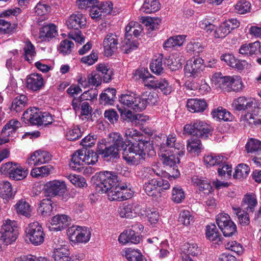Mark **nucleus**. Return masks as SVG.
I'll list each match as a JSON object with an SVG mask.
<instances>
[{
    "mask_svg": "<svg viewBox=\"0 0 261 261\" xmlns=\"http://www.w3.org/2000/svg\"><path fill=\"white\" fill-rule=\"evenodd\" d=\"M127 188L126 184L118 183L115 173L109 171L100 172L95 186L97 192L107 193L111 201H121L130 198L133 194L127 192Z\"/></svg>",
    "mask_w": 261,
    "mask_h": 261,
    "instance_id": "1",
    "label": "nucleus"
},
{
    "mask_svg": "<svg viewBox=\"0 0 261 261\" xmlns=\"http://www.w3.org/2000/svg\"><path fill=\"white\" fill-rule=\"evenodd\" d=\"M125 137L129 142L134 141L138 143H133L128 150L122 152L123 158L128 163L138 165L145 158L146 152L152 150V144L144 139L142 134L133 128L125 130Z\"/></svg>",
    "mask_w": 261,
    "mask_h": 261,
    "instance_id": "2",
    "label": "nucleus"
},
{
    "mask_svg": "<svg viewBox=\"0 0 261 261\" xmlns=\"http://www.w3.org/2000/svg\"><path fill=\"white\" fill-rule=\"evenodd\" d=\"M158 99L156 92L146 91L142 96H137L134 94H122L119 98V101L126 107L130 108L136 112H140L145 110L147 105H155Z\"/></svg>",
    "mask_w": 261,
    "mask_h": 261,
    "instance_id": "3",
    "label": "nucleus"
},
{
    "mask_svg": "<svg viewBox=\"0 0 261 261\" xmlns=\"http://www.w3.org/2000/svg\"><path fill=\"white\" fill-rule=\"evenodd\" d=\"M211 132V127L205 122L199 120L187 124L184 127L185 134L193 135L195 137L206 138Z\"/></svg>",
    "mask_w": 261,
    "mask_h": 261,
    "instance_id": "4",
    "label": "nucleus"
},
{
    "mask_svg": "<svg viewBox=\"0 0 261 261\" xmlns=\"http://www.w3.org/2000/svg\"><path fill=\"white\" fill-rule=\"evenodd\" d=\"M25 232L27 237L32 244L38 246L43 243L45 234L39 222H34L29 224L26 227Z\"/></svg>",
    "mask_w": 261,
    "mask_h": 261,
    "instance_id": "5",
    "label": "nucleus"
},
{
    "mask_svg": "<svg viewBox=\"0 0 261 261\" xmlns=\"http://www.w3.org/2000/svg\"><path fill=\"white\" fill-rule=\"evenodd\" d=\"M159 151H172L179 156H183L185 153L184 145L177 141L176 135L173 134L167 136L166 140L161 144Z\"/></svg>",
    "mask_w": 261,
    "mask_h": 261,
    "instance_id": "6",
    "label": "nucleus"
},
{
    "mask_svg": "<svg viewBox=\"0 0 261 261\" xmlns=\"http://www.w3.org/2000/svg\"><path fill=\"white\" fill-rule=\"evenodd\" d=\"M216 221L225 237H231L236 233L237 226L227 214H218L216 217Z\"/></svg>",
    "mask_w": 261,
    "mask_h": 261,
    "instance_id": "7",
    "label": "nucleus"
},
{
    "mask_svg": "<svg viewBox=\"0 0 261 261\" xmlns=\"http://www.w3.org/2000/svg\"><path fill=\"white\" fill-rule=\"evenodd\" d=\"M67 234L71 241L80 243L88 242L91 236V232L88 228L76 225L69 228Z\"/></svg>",
    "mask_w": 261,
    "mask_h": 261,
    "instance_id": "8",
    "label": "nucleus"
},
{
    "mask_svg": "<svg viewBox=\"0 0 261 261\" xmlns=\"http://www.w3.org/2000/svg\"><path fill=\"white\" fill-rule=\"evenodd\" d=\"M203 64V60L200 58L188 60L185 67L186 76L194 77L198 76L204 68Z\"/></svg>",
    "mask_w": 261,
    "mask_h": 261,
    "instance_id": "9",
    "label": "nucleus"
},
{
    "mask_svg": "<svg viewBox=\"0 0 261 261\" xmlns=\"http://www.w3.org/2000/svg\"><path fill=\"white\" fill-rule=\"evenodd\" d=\"M118 36L114 33L108 34L102 42L105 55L107 57L112 56L118 48Z\"/></svg>",
    "mask_w": 261,
    "mask_h": 261,
    "instance_id": "10",
    "label": "nucleus"
},
{
    "mask_svg": "<svg viewBox=\"0 0 261 261\" xmlns=\"http://www.w3.org/2000/svg\"><path fill=\"white\" fill-rule=\"evenodd\" d=\"M118 212L121 217L131 219L137 214H142L141 206L138 203L123 204L119 207Z\"/></svg>",
    "mask_w": 261,
    "mask_h": 261,
    "instance_id": "11",
    "label": "nucleus"
},
{
    "mask_svg": "<svg viewBox=\"0 0 261 261\" xmlns=\"http://www.w3.org/2000/svg\"><path fill=\"white\" fill-rule=\"evenodd\" d=\"M65 24L69 29L79 30L86 24V18L80 12L73 13L66 19Z\"/></svg>",
    "mask_w": 261,
    "mask_h": 261,
    "instance_id": "12",
    "label": "nucleus"
},
{
    "mask_svg": "<svg viewBox=\"0 0 261 261\" xmlns=\"http://www.w3.org/2000/svg\"><path fill=\"white\" fill-rule=\"evenodd\" d=\"M120 150L110 144L106 139L102 140L98 145V152L104 158H117Z\"/></svg>",
    "mask_w": 261,
    "mask_h": 261,
    "instance_id": "13",
    "label": "nucleus"
},
{
    "mask_svg": "<svg viewBox=\"0 0 261 261\" xmlns=\"http://www.w3.org/2000/svg\"><path fill=\"white\" fill-rule=\"evenodd\" d=\"M51 159V155L48 152L38 150L31 155L27 162L30 166H37L48 162Z\"/></svg>",
    "mask_w": 261,
    "mask_h": 261,
    "instance_id": "14",
    "label": "nucleus"
},
{
    "mask_svg": "<svg viewBox=\"0 0 261 261\" xmlns=\"http://www.w3.org/2000/svg\"><path fill=\"white\" fill-rule=\"evenodd\" d=\"M1 231L12 243L16 240L17 237L18 232L16 222L10 219L4 220Z\"/></svg>",
    "mask_w": 261,
    "mask_h": 261,
    "instance_id": "15",
    "label": "nucleus"
},
{
    "mask_svg": "<svg viewBox=\"0 0 261 261\" xmlns=\"http://www.w3.org/2000/svg\"><path fill=\"white\" fill-rule=\"evenodd\" d=\"M21 126L19 121L16 120H11L9 121L3 127L2 130L3 138H0V145L5 144L9 141L8 137L15 133L16 130Z\"/></svg>",
    "mask_w": 261,
    "mask_h": 261,
    "instance_id": "16",
    "label": "nucleus"
},
{
    "mask_svg": "<svg viewBox=\"0 0 261 261\" xmlns=\"http://www.w3.org/2000/svg\"><path fill=\"white\" fill-rule=\"evenodd\" d=\"M45 186L46 192L51 196L61 195L66 191V186L63 181L54 180L46 183Z\"/></svg>",
    "mask_w": 261,
    "mask_h": 261,
    "instance_id": "17",
    "label": "nucleus"
},
{
    "mask_svg": "<svg viewBox=\"0 0 261 261\" xmlns=\"http://www.w3.org/2000/svg\"><path fill=\"white\" fill-rule=\"evenodd\" d=\"M253 101V98L251 97L240 96L233 100L231 107L234 110L245 111L252 107Z\"/></svg>",
    "mask_w": 261,
    "mask_h": 261,
    "instance_id": "18",
    "label": "nucleus"
},
{
    "mask_svg": "<svg viewBox=\"0 0 261 261\" xmlns=\"http://www.w3.org/2000/svg\"><path fill=\"white\" fill-rule=\"evenodd\" d=\"M118 240L122 244L128 243L137 244L140 243L141 238L135 230L128 229L124 231L120 234Z\"/></svg>",
    "mask_w": 261,
    "mask_h": 261,
    "instance_id": "19",
    "label": "nucleus"
},
{
    "mask_svg": "<svg viewBox=\"0 0 261 261\" xmlns=\"http://www.w3.org/2000/svg\"><path fill=\"white\" fill-rule=\"evenodd\" d=\"M41 111L36 108L28 109L23 114V118L25 123L32 125H40Z\"/></svg>",
    "mask_w": 261,
    "mask_h": 261,
    "instance_id": "20",
    "label": "nucleus"
},
{
    "mask_svg": "<svg viewBox=\"0 0 261 261\" xmlns=\"http://www.w3.org/2000/svg\"><path fill=\"white\" fill-rule=\"evenodd\" d=\"M159 154L161 158L163 164L167 166L173 167V169H175V167L180 162V158L178 153H173L172 151L162 152L159 151Z\"/></svg>",
    "mask_w": 261,
    "mask_h": 261,
    "instance_id": "21",
    "label": "nucleus"
},
{
    "mask_svg": "<svg viewBox=\"0 0 261 261\" xmlns=\"http://www.w3.org/2000/svg\"><path fill=\"white\" fill-rule=\"evenodd\" d=\"M107 143L114 145L120 150H123V152L125 150H128L127 146L124 142L123 138L121 135L119 133H111L109 135L107 139Z\"/></svg>",
    "mask_w": 261,
    "mask_h": 261,
    "instance_id": "22",
    "label": "nucleus"
},
{
    "mask_svg": "<svg viewBox=\"0 0 261 261\" xmlns=\"http://www.w3.org/2000/svg\"><path fill=\"white\" fill-rule=\"evenodd\" d=\"M70 222V218L66 215H57L51 219V224L55 226L53 229L61 231L67 227Z\"/></svg>",
    "mask_w": 261,
    "mask_h": 261,
    "instance_id": "23",
    "label": "nucleus"
},
{
    "mask_svg": "<svg viewBox=\"0 0 261 261\" xmlns=\"http://www.w3.org/2000/svg\"><path fill=\"white\" fill-rule=\"evenodd\" d=\"M160 182L159 180L153 178L146 182L144 185V189L147 195L153 197L160 195Z\"/></svg>",
    "mask_w": 261,
    "mask_h": 261,
    "instance_id": "24",
    "label": "nucleus"
},
{
    "mask_svg": "<svg viewBox=\"0 0 261 261\" xmlns=\"http://www.w3.org/2000/svg\"><path fill=\"white\" fill-rule=\"evenodd\" d=\"M191 181L194 186H197L199 190L204 194H209L212 191V186L207 179H204L197 175H194L191 178Z\"/></svg>",
    "mask_w": 261,
    "mask_h": 261,
    "instance_id": "25",
    "label": "nucleus"
},
{
    "mask_svg": "<svg viewBox=\"0 0 261 261\" xmlns=\"http://www.w3.org/2000/svg\"><path fill=\"white\" fill-rule=\"evenodd\" d=\"M58 35L55 24H49L42 27L39 32V38L41 40H49Z\"/></svg>",
    "mask_w": 261,
    "mask_h": 261,
    "instance_id": "26",
    "label": "nucleus"
},
{
    "mask_svg": "<svg viewBox=\"0 0 261 261\" xmlns=\"http://www.w3.org/2000/svg\"><path fill=\"white\" fill-rule=\"evenodd\" d=\"M257 204V199L253 194H246L241 202V206L243 210L252 213L254 211Z\"/></svg>",
    "mask_w": 261,
    "mask_h": 261,
    "instance_id": "27",
    "label": "nucleus"
},
{
    "mask_svg": "<svg viewBox=\"0 0 261 261\" xmlns=\"http://www.w3.org/2000/svg\"><path fill=\"white\" fill-rule=\"evenodd\" d=\"M188 109L191 112H203L207 107L205 101L198 99H190L187 102Z\"/></svg>",
    "mask_w": 261,
    "mask_h": 261,
    "instance_id": "28",
    "label": "nucleus"
},
{
    "mask_svg": "<svg viewBox=\"0 0 261 261\" xmlns=\"http://www.w3.org/2000/svg\"><path fill=\"white\" fill-rule=\"evenodd\" d=\"M187 149L189 153L198 155L203 149L200 139L193 136L187 141Z\"/></svg>",
    "mask_w": 261,
    "mask_h": 261,
    "instance_id": "29",
    "label": "nucleus"
},
{
    "mask_svg": "<svg viewBox=\"0 0 261 261\" xmlns=\"http://www.w3.org/2000/svg\"><path fill=\"white\" fill-rule=\"evenodd\" d=\"M84 149L77 150L72 155L70 167L74 170H80L84 163Z\"/></svg>",
    "mask_w": 261,
    "mask_h": 261,
    "instance_id": "30",
    "label": "nucleus"
},
{
    "mask_svg": "<svg viewBox=\"0 0 261 261\" xmlns=\"http://www.w3.org/2000/svg\"><path fill=\"white\" fill-rule=\"evenodd\" d=\"M182 249L184 252V254L182 256V261H193L189 255L195 256L199 253L198 246L194 243L185 244L182 246Z\"/></svg>",
    "mask_w": 261,
    "mask_h": 261,
    "instance_id": "31",
    "label": "nucleus"
},
{
    "mask_svg": "<svg viewBox=\"0 0 261 261\" xmlns=\"http://www.w3.org/2000/svg\"><path fill=\"white\" fill-rule=\"evenodd\" d=\"M15 192L13 191L11 184L8 181H0V196L7 200L13 198Z\"/></svg>",
    "mask_w": 261,
    "mask_h": 261,
    "instance_id": "32",
    "label": "nucleus"
},
{
    "mask_svg": "<svg viewBox=\"0 0 261 261\" xmlns=\"http://www.w3.org/2000/svg\"><path fill=\"white\" fill-rule=\"evenodd\" d=\"M14 207L17 214L26 217L31 216L32 211L31 206L25 200L23 199L18 200Z\"/></svg>",
    "mask_w": 261,
    "mask_h": 261,
    "instance_id": "33",
    "label": "nucleus"
},
{
    "mask_svg": "<svg viewBox=\"0 0 261 261\" xmlns=\"http://www.w3.org/2000/svg\"><path fill=\"white\" fill-rule=\"evenodd\" d=\"M146 89L150 90H160L164 94H170L172 91V85L169 83H150L145 85Z\"/></svg>",
    "mask_w": 261,
    "mask_h": 261,
    "instance_id": "34",
    "label": "nucleus"
},
{
    "mask_svg": "<svg viewBox=\"0 0 261 261\" xmlns=\"http://www.w3.org/2000/svg\"><path fill=\"white\" fill-rule=\"evenodd\" d=\"M183 61L182 57L176 53L169 56L166 63L171 70L175 71L181 68Z\"/></svg>",
    "mask_w": 261,
    "mask_h": 261,
    "instance_id": "35",
    "label": "nucleus"
},
{
    "mask_svg": "<svg viewBox=\"0 0 261 261\" xmlns=\"http://www.w3.org/2000/svg\"><path fill=\"white\" fill-rule=\"evenodd\" d=\"M226 158L221 155L210 154L205 155L204 158V162L205 165L208 166L219 165L221 163L226 162Z\"/></svg>",
    "mask_w": 261,
    "mask_h": 261,
    "instance_id": "36",
    "label": "nucleus"
},
{
    "mask_svg": "<svg viewBox=\"0 0 261 261\" xmlns=\"http://www.w3.org/2000/svg\"><path fill=\"white\" fill-rule=\"evenodd\" d=\"M27 97L23 94L16 96L13 100L11 110L16 112L22 111L28 102Z\"/></svg>",
    "mask_w": 261,
    "mask_h": 261,
    "instance_id": "37",
    "label": "nucleus"
},
{
    "mask_svg": "<svg viewBox=\"0 0 261 261\" xmlns=\"http://www.w3.org/2000/svg\"><path fill=\"white\" fill-rule=\"evenodd\" d=\"M106 91L100 94L99 102L103 105H112L115 98L116 90L108 89Z\"/></svg>",
    "mask_w": 261,
    "mask_h": 261,
    "instance_id": "38",
    "label": "nucleus"
},
{
    "mask_svg": "<svg viewBox=\"0 0 261 261\" xmlns=\"http://www.w3.org/2000/svg\"><path fill=\"white\" fill-rule=\"evenodd\" d=\"M232 210L233 214L237 216L238 221L242 225L246 226L249 224V212L234 206H232Z\"/></svg>",
    "mask_w": 261,
    "mask_h": 261,
    "instance_id": "39",
    "label": "nucleus"
},
{
    "mask_svg": "<svg viewBox=\"0 0 261 261\" xmlns=\"http://www.w3.org/2000/svg\"><path fill=\"white\" fill-rule=\"evenodd\" d=\"M186 35H177L171 37L166 40L164 44V48H172L181 46L186 38Z\"/></svg>",
    "mask_w": 261,
    "mask_h": 261,
    "instance_id": "40",
    "label": "nucleus"
},
{
    "mask_svg": "<svg viewBox=\"0 0 261 261\" xmlns=\"http://www.w3.org/2000/svg\"><path fill=\"white\" fill-rule=\"evenodd\" d=\"M160 9V3L158 0H144L140 10L146 13L155 12Z\"/></svg>",
    "mask_w": 261,
    "mask_h": 261,
    "instance_id": "41",
    "label": "nucleus"
},
{
    "mask_svg": "<svg viewBox=\"0 0 261 261\" xmlns=\"http://www.w3.org/2000/svg\"><path fill=\"white\" fill-rule=\"evenodd\" d=\"M213 117L216 120L229 121L231 119L230 113L222 107H218L212 112Z\"/></svg>",
    "mask_w": 261,
    "mask_h": 261,
    "instance_id": "42",
    "label": "nucleus"
},
{
    "mask_svg": "<svg viewBox=\"0 0 261 261\" xmlns=\"http://www.w3.org/2000/svg\"><path fill=\"white\" fill-rule=\"evenodd\" d=\"M53 202L49 198L44 199L40 202L38 212L43 216L50 215L53 211Z\"/></svg>",
    "mask_w": 261,
    "mask_h": 261,
    "instance_id": "43",
    "label": "nucleus"
},
{
    "mask_svg": "<svg viewBox=\"0 0 261 261\" xmlns=\"http://www.w3.org/2000/svg\"><path fill=\"white\" fill-rule=\"evenodd\" d=\"M138 45V42L134 40L132 37L125 36V39L122 42L121 48L124 53L128 54L130 51L137 49Z\"/></svg>",
    "mask_w": 261,
    "mask_h": 261,
    "instance_id": "44",
    "label": "nucleus"
},
{
    "mask_svg": "<svg viewBox=\"0 0 261 261\" xmlns=\"http://www.w3.org/2000/svg\"><path fill=\"white\" fill-rule=\"evenodd\" d=\"M211 82H240L241 78L240 76L233 75L232 76L223 75L220 72L214 73L211 76Z\"/></svg>",
    "mask_w": 261,
    "mask_h": 261,
    "instance_id": "45",
    "label": "nucleus"
},
{
    "mask_svg": "<svg viewBox=\"0 0 261 261\" xmlns=\"http://www.w3.org/2000/svg\"><path fill=\"white\" fill-rule=\"evenodd\" d=\"M28 174V171L27 169L22 168L16 163L14 165V168L13 172L10 175V178L15 180H20L25 178Z\"/></svg>",
    "mask_w": 261,
    "mask_h": 261,
    "instance_id": "46",
    "label": "nucleus"
},
{
    "mask_svg": "<svg viewBox=\"0 0 261 261\" xmlns=\"http://www.w3.org/2000/svg\"><path fill=\"white\" fill-rule=\"evenodd\" d=\"M205 234L207 239L210 241H220L221 234L215 224H212L206 226Z\"/></svg>",
    "mask_w": 261,
    "mask_h": 261,
    "instance_id": "47",
    "label": "nucleus"
},
{
    "mask_svg": "<svg viewBox=\"0 0 261 261\" xmlns=\"http://www.w3.org/2000/svg\"><path fill=\"white\" fill-rule=\"evenodd\" d=\"M153 77V76L151 75L148 70L144 68L136 70L133 74V79L135 81L142 80L144 81L149 80L148 82H153L152 79Z\"/></svg>",
    "mask_w": 261,
    "mask_h": 261,
    "instance_id": "48",
    "label": "nucleus"
},
{
    "mask_svg": "<svg viewBox=\"0 0 261 261\" xmlns=\"http://www.w3.org/2000/svg\"><path fill=\"white\" fill-rule=\"evenodd\" d=\"M23 50L25 60L31 63L36 55L35 46L29 40H27L25 41Z\"/></svg>",
    "mask_w": 261,
    "mask_h": 261,
    "instance_id": "49",
    "label": "nucleus"
},
{
    "mask_svg": "<svg viewBox=\"0 0 261 261\" xmlns=\"http://www.w3.org/2000/svg\"><path fill=\"white\" fill-rule=\"evenodd\" d=\"M124 107L125 106H123ZM117 109L120 113L121 117L125 120L128 121L133 122L136 120H139L141 118L140 114H134L130 110H127L124 108H120L117 106Z\"/></svg>",
    "mask_w": 261,
    "mask_h": 261,
    "instance_id": "50",
    "label": "nucleus"
},
{
    "mask_svg": "<svg viewBox=\"0 0 261 261\" xmlns=\"http://www.w3.org/2000/svg\"><path fill=\"white\" fill-rule=\"evenodd\" d=\"M69 254V251L65 247H60L55 249L53 257L55 261H67Z\"/></svg>",
    "mask_w": 261,
    "mask_h": 261,
    "instance_id": "51",
    "label": "nucleus"
},
{
    "mask_svg": "<svg viewBox=\"0 0 261 261\" xmlns=\"http://www.w3.org/2000/svg\"><path fill=\"white\" fill-rule=\"evenodd\" d=\"M96 70L101 73V75L103 76V82H108L112 79L113 72L107 64H99L96 67Z\"/></svg>",
    "mask_w": 261,
    "mask_h": 261,
    "instance_id": "52",
    "label": "nucleus"
},
{
    "mask_svg": "<svg viewBox=\"0 0 261 261\" xmlns=\"http://www.w3.org/2000/svg\"><path fill=\"white\" fill-rule=\"evenodd\" d=\"M250 171V168L246 164H240L236 168L233 177L237 179L246 178Z\"/></svg>",
    "mask_w": 261,
    "mask_h": 261,
    "instance_id": "53",
    "label": "nucleus"
},
{
    "mask_svg": "<svg viewBox=\"0 0 261 261\" xmlns=\"http://www.w3.org/2000/svg\"><path fill=\"white\" fill-rule=\"evenodd\" d=\"M185 198V192L180 187L176 186L173 188L171 195V199L173 201L179 203L182 202Z\"/></svg>",
    "mask_w": 261,
    "mask_h": 261,
    "instance_id": "54",
    "label": "nucleus"
},
{
    "mask_svg": "<svg viewBox=\"0 0 261 261\" xmlns=\"http://www.w3.org/2000/svg\"><path fill=\"white\" fill-rule=\"evenodd\" d=\"M234 7L236 13L240 14H244L250 12L251 4L249 2L242 0L238 2Z\"/></svg>",
    "mask_w": 261,
    "mask_h": 261,
    "instance_id": "55",
    "label": "nucleus"
},
{
    "mask_svg": "<svg viewBox=\"0 0 261 261\" xmlns=\"http://www.w3.org/2000/svg\"><path fill=\"white\" fill-rule=\"evenodd\" d=\"M125 256L128 261H147L140 251L130 248L126 251Z\"/></svg>",
    "mask_w": 261,
    "mask_h": 261,
    "instance_id": "56",
    "label": "nucleus"
},
{
    "mask_svg": "<svg viewBox=\"0 0 261 261\" xmlns=\"http://www.w3.org/2000/svg\"><path fill=\"white\" fill-rule=\"evenodd\" d=\"M218 175L221 178H229L231 175L232 167L226 164V162L218 165Z\"/></svg>",
    "mask_w": 261,
    "mask_h": 261,
    "instance_id": "57",
    "label": "nucleus"
},
{
    "mask_svg": "<svg viewBox=\"0 0 261 261\" xmlns=\"http://www.w3.org/2000/svg\"><path fill=\"white\" fill-rule=\"evenodd\" d=\"M248 153H254L261 150V142L257 139L251 138L245 145Z\"/></svg>",
    "mask_w": 261,
    "mask_h": 261,
    "instance_id": "58",
    "label": "nucleus"
},
{
    "mask_svg": "<svg viewBox=\"0 0 261 261\" xmlns=\"http://www.w3.org/2000/svg\"><path fill=\"white\" fill-rule=\"evenodd\" d=\"M84 163L88 165H93L98 161V155L92 150H84Z\"/></svg>",
    "mask_w": 261,
    "mask_h": 261,
    "instance_id": "59",
    "label": "nucleus"
},
{
    "mask_svg": "<svg viewBox=\"0 0 261 261\" xmlns=\"http://www.w3.org/2000/svg\"><path fill=\"white\" fill-rule=\"evenodd\" d=\"M74 46V44L72 42L65 39L62 41L58 47V51L60 53L63 55L69 54Z\"/></svg>",
    "mask_w": 261,
    "mask_h": 261,
    "instance_id": "60",
    "label": "nucleus"
},
{
    "mask_svg": "<svg viewBox=\"0 0 261 261\" xmlns=\"http://www.w3.org/2000/svg\"><path fill=\"white\" fill-rule=\"evenodd\" d=\"M178 221L185 226H188L194 222L193 217L189 211L184 210L180 212Z\"/></svg>",
    "mask_w": 261,
    "mask_h": 261,
    "instance_id": "61",
    "label": "nucleus"
},
{
    "mask_svg": "<svg viewBox=\"0 0 261 261\" xmlns=\"http://www.w3.org/2000/svg\"><path fill=\"white\" fill-rule=\"evenodd\" d=\"M204 46L198 42H190L187 45V51L196 54L203 51Z\"/></svg>",
    "mask_w": 261,
    "mask_h": 261,
    "instance_id": "62",
    "label": "nucleus"
},
{
    "mask_svg": "<svg viewBox=\"0 0 261 261\" xmlns=\"http://www.w3.org/2000/svg\"><path fill=\"white\" fill-rule=\"evenodd\" d=\"M151 70L156 74H160L163 70L162 58L159 57L153 59L150 65Z\"/></svg>",
    "mask_w": 261,
    "mask_h": 261,
    "instance_id": "63",
    "label": "nucleus"
},
{
    "mask_svg": "<svg viewBox=\"0 0 261 261\" xmlns=\"http://www.w3.org/2000/svg\"><path fill=\"white\" fill-rule=\"evenodd\" d=\"M68 179L77 187H84L87 185L85 178L75 175L70 174L67 176Z\"/></svg>",
    "mask_w": 261,
    "mask_h": 261,
    "instance_id": "64",
    "label": "nucleus"
}]
</instances>
